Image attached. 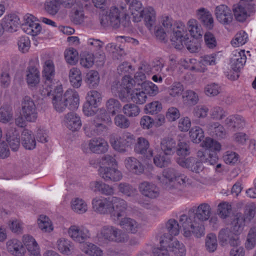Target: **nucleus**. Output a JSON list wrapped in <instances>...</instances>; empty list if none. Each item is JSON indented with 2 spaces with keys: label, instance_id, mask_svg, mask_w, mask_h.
I'll return each instance as SVG.
<instances>
[{
  "label": "nucleus",
  "instance_id": "nucleus-17",
  "mask_svg": "<svg viewBox=\"0 0 256 256\" xmlns=\"http://www.w3.org/2000/svg\"><path fill=\"white\" fill-rule=\"evenodd\" d=\"M42 74L46 82L52 83L55 76V66L52 58L50 56L43 57Z\"/></svg>",
  "mask_w": 256,
  "mask_h": 256
},
{
  "label": "nucleus",
  "instance_id": "nucleus-22",
  "mask_svg": "<svg viewBox=\"0 0 256 256\" xmlns=\"http://www.w3.org/2000/svg\"><path fill=\"white\" fill-rule=\"evenodd\" d=\"M138 189L142 195L150 198H156L160 194L159 188L155 184L146 181L140 184Z\"/></svg>",
  "mask_w": 256,
  "mask_h": 256
},
{
  "label": "nucleus",
  "instance_id": "nucleus-9",
  "mask_svg": "<svg viewBox=\"0 0 256 256\" xmlns=\"http://www.w3.org/2000/svg\"><path fill=\"white\" fill-rule=\"evenodd\" d=\"M20 115L24 118L26 122H35L38 116L36 105L34 100L29 96H24L21 101Z\"/></svg>",
  "mask_w": 256,
  "mask_h": 256
},
{
  "label": "nucleus",
  "instance_id": "nucleus-10",
  "mask_svg": "<svg viewBox=\"0 0 256 256\" xmlns=\"http://www.w3.org/2000/svg\"><path fill=\"white\" fill-rule=\"evenodd\" d=\"M180 227L182 228L180 222L178 224L174 219L169 220L166 224L163 234L160 236V244L162 246H166L168 242L176 240L174 236L179 234Z\"/></svg>",
  "mask_w": 256,
  "mask_h": 256
},
{
  "label": "nucleus",
  "instance_id": "nucleus-47",
  "mask_svg": "<svg viewBox=\"0 0 256 256\" xmlns=\"http://www.w3.org/2000/svg\"><path fill=\"white\" fill-rule=\"evenodd\" d=\"M184 86L180 82L173 83L168 89V93L169 96L174 98H180L184 92Z\"/></svg>",
  "mask_w": 256,
  "mask_h": 256
},
{
  "label": "nucleus",
  "instance_id": "nucleus-52",
  "mask_svg": "<svg viewBox=\"0 0 256 256\" xmlns=\"http://www.w3.org/2000/svg\"><path fill=\"white\" fill-rule=\"evenodd\" d=\"M188 134L191 140L196 144H199L204 138L203 130L198 126H193Z\"/></svg>",
  "mask_w": 256,
  "mask_h": 256
},
{
  "label": "nucleus",
  "instance_id": "nucleus-7",
  "mask_svg": "<svg viewBox=\"0 0 256 256\" xmlns=\"http://www.w3.org/2000/svg\"><path fill=\"white\" fill-rule=\"evenodd\" d=\"M135 142L134 136L128 132H124L118 136H112L110 138V143L112 148L120 153L128 152Z\"/></svg>",
  "mask_w": 256,
  "mask_h": 256
},
{
  "label": "nucleus",
  "instance_id": "nucleus-37",
  "mask_svg": "<svg viewBox=\"0 0 256 256\" xmlns=\"http://www.w3.org/2000/svg\"><path fill=\"white\" fill-rule=\"evenodd\" d=\"M56 246L60 252L68 256L70 254L74 249L72 242L69 240L63 238L57 240Z\"/></svg>",
  "mask_w": 256,
  "mask_h": 256
},
{
  "label": "nucleus",
  "instance_id": "nucleus-12",
  "mask_svg": "<svg viewBox=\"0 0 256 256\" xmlns=\"http://www.w3.org/2000/svg\"><path fill=\"white\" fill-rule=\"evenodd\" d=\"M98 172L106 182H118L123 178L122 172L116 166H100Z\"/></svg>",
  "mask_w": 256,
  "mask_h": 256
},
{
  "label": "nucleus",
  "instance_id": "nucleus-34",
  "mask_svg": "<svg viewBox=\"0 0 256 256\" xmlns=\"http://www.w3.org/2000/svg\"><path fill=\"white\" fill-rule=\"evenodd\" d=\"M160 149L165 155H172L176 150V141L170 137H166L160 141Z\"/></svg>",
  "mask_w": 256,
  "mask_h": 256
},
{
  "label": "nucleus",
  "instance_id": "nucleus-32",
  "mask_svg": "<svg viewBox=\"0 0 256 256\" xmlns=\"http://www.w3.org/2000/svg\"><path fill=\"white\" fill-rule=\"evenodd\" d=\"M142 9L141 2L138 0H133L129 4L128 12L132 16L133 21L138 22H140Z\"/></svg>",
  "mask_w": 256,
  "mask_h": 256
},
{
  "label": "nucleus",
  "instance_id": "nucleus-55",
  "mask_svg": "<svg viewBox=\"0 0 256 256\" xmlns=\"http://www.w3.org/2000/svg\"><path fill=\"white\" fill-rule=\"evenodd\" d=\"M100 166L118 167V162L116 160V155L106 154L103 155L99 160Z\"/></svg>",
  "mask_w": 256,
  "mask_h": 256
},
{
  "label": "nucleus",
  "instance_id": "nucleus-27",
  "mask_svg": "<svg viewBox=\"0 0 256 256\" xmlns=\"http://www.w3.org/2000/svg\"><path fill=\"white\" fill-rule=\"evenodd\" d=\"M197 18L208 30H212L214 26V20L212 14L206 8H201L196 10Z\"/></svg>",
  "mask_w": 256,
  "mask_h": 256
},
{
  "label": "nucleus",
  "instance_id": "nucleus-50",
  "mask_svg": "<svg viewBox=\"0 0 256 256\" xmlns=\"http://www.w3.org/2000/svg\"><path fill=\"white\" fill-rule=\"evenodd\" d=\"M118 191L128 197H134L138 194L136 188L127 182H120L118 185Z\"/></svg>",
  "mask_w": 256,
  "mask_h": 256
},
{
  "label": "nucleus",
  "instance_id": "nucleus-24",
  "mask_svg": "<svg viewBox=\"0 0 256 256\" xmlns=\"http://www.w3.org/2000/svg\"><path fill=\"white\" fill-rule=\"evenodd\" d=\"M124 165L126 170L132 174L140 175L144 172V166L142 162L133 156L126 158Z\"/></svg>",
  "mask_w": 256,
  "mask_h": 256
},
{
  "label": "nucleus",
  "instance_id": "nucleus-38",
  "mask_svg": "<svg viewBox=\"0 0 256 256\" xmlns=\"http://www.w3.org/2000/svg\"><path fill=\"white\" fill-rule=\"evenodd\" d=\"M68 78L71 85L74 88H79L82 84V76L80 70L77 68H72L68 73Z\"/></svg>",
  "mask_w": 256,
  "mask_h": 256
},
{
  "label": "nucleus",
  "instance_id": "nucleus-15",
  "mask_svg": "<svg viewBox=\"0 0 256 256\" xmlns=\"http://www.w3.org/2000/svg\"><path fill=\"white\" fill-rule=\"evenodd\" d=\"M24 22L22 24V28L24 32L34 36L40 33L41 26L36 22L32 15L27 14L24 16Z\"/></svg>",
  "mask_w": 256,
  "mask_h": 256
},
{
  "label": "nucleus",
  "instance_id": "nucleus-40",
  "mask_svg": "<svg viewBox=\"0 0 256 256\" xmlns=\"http://www.w3.org/2000/svg\"><path fill=\"white\" fill-rule=\"evenodd\" d=\"M80 250L86 254L90 256H102V250L96 245L86 242L80 245Z\"/></svg>",
  "mask_w": 256,
  "mask_h": 256
},
{
  "label": "nucleus",
  "instance_id": "nucleus-14",
  "mask_svg": "<svg viewBox=\"0 0 256 256\" xmlns=\"http://www.w3.org/2000/svg\"><path fill=\"white\" fill-rule=\"evenodd\" d=\"M254 4L248 6L246 4L239 2L233 5L232 10L236 20L240 22H244L254 12Z\"/></svg>",
  "mask_w": 256,
  "mask_h": 256
},
{
  "label": "nucleus",
  "instance_id": "nucleus-3",
  "mask_svg": "<svg viewBox=\"0 0 256 256\" xmlns=\"http://www.w3.org/2000/svg\"><path fill=\"white\" fill-rule=\"evenodd\" d=\"M134 80L129 76H124L121 81H114L111 86L112 93L119 97L123 102L130 98L132 100L139 104H144L146 100L147 96L143 89L133 88Z\"/></svg>",
  "mask_w": 256,
  "mask_h": 256
},
{
  "label": "nucleus",
  "instance_id": "nucleus-64",
  "mask_svg": "<svg viewBox=\"0 0 256 256\" xmlns=\"http://www.w3.org/2000/svg\"><path fill=\"white\" fill-rule=\"evenodd\" d=\"M246 248L247 249H252L256 245V226L252 227L248 232Z\"/></svg>",
  "mask_w": 256,
  "mask_h": 256
},
{
  "label": "nucleus",
  "instance_id": "nucleus-60",
  "mask_svg": "<svg viewBox=\"0 0 256 256\" xmlns=\"http://www.w3.org/2000/svg\"><path fill=\"white\" fill-rule=\"evenodd\" d=\"M64 58L68 64L71 65H74L78 62V52L74 48H69L64 52Z\"/></svg>",
  "mask_w": 256,
  "mask_h": 256
},
{
  "label": "nucleus",
  "instance_id": "nucleus-56",
  "mask_svg": "<svg viewBox=\"0 0 256 256\" xmlns=\"http://www.w3.org/2000/svg\"><path fill=\"white\" fill-rule=\"evenodd\" d=\"M106 106L109 114L114 116L122 110V105L120 102L116 99L110 98L106 102Z\"/></svg>",
  "mask_w": 256,
  "mask_h": 256
},
{
  "label": "nucleus",
  "instance_id": "nucleus-61",
  "mask_svg": "<svg viewBox=\"0 0 256 256\" xmlns=\"http://www.w3.org/2000/svg\"><path fill=\"white\" fill-rule=\"evenodd\" d=\"M102 95L98 92L92 90L87 93L86 102L92 105L98 106L102 100Z\"/></svg>",
  "mask_w": 256,
  "mask_h": 256
},
{
  "label": "nucleus",
  "instance_id": "nucleus-63",
  "mask_svg": "<svg viewBox=\"0 0 256 256\" xmlns=\"http://www.w3.org/2000/svg\"><path fill=\"white\" fill-rule=\"evenodd\" d=\"M222 91L220 84L216 83L208 84L204 88V94L208 96H214L218 95Z\"/></svg>",
  "mask_w": 256,
  "mask_h": 256
},
{
  "label": "nucleus",
  "instance_id": "nucleus-30",
  "mask_svg": "<svg viewBox=\"0 0 256 256\" xmlns=\"http://www.w3.org/2000/svg\"><path fill=\"white\" fill-rule=\"evenodd\" d=\"M134 144V150L136 153L146 154L147 158L152 156L153 150L149 149L150 143L146 138L142 136L139 137Z\"/></svg>",
  "mask_w": 256,
  "mask_h": 256
},
{
  "label": "nucleus",
  "instance_id": "nucleus-21",
  "mask_svg": "<svg viewBox=\"0 0 256 256\" xmlns=\"http://www.w3.org/2000/svg\"><path fill=\"white\" fill-rule=\"evenodd\" d=\"M6 249L13 256H24L26 252L22 242L14 238L10 239L6 242Z\"/></svg>",
  "mask_w": 256,
  "mask_h": 256
},
{
  "label": "nucleus",
  "instance_id": "nucleus-62",
  "mask_svg": "<svg viewBox=\"0 0 256 256\" xmlns=\"http://www.w3.org/2000/svg\"><path fill=\"white\" fill-rule=\"evenodd\" d=\"M210 114L212 120H222L226 116L227 113L222 108L214 106L210 108Z\"/></svg>",
  "mask_w": 256,
  "mask_h": 256
},
{
  "label": "nucleus",
  "instance_id": "nucleus-19",
  "mask_svg": "<svg viewBox=\"0 0 256 256\" xmlns=\"http://www.w3.org/2000/svg\"><path fill=\"white\" fill-rule=\"evenodd\" d=\"M88 147L92 152L102 154L108 152L109 146L108 142L104 138H95L88 141Z\"/></svg>",
  "mask_w": 256,
  "mask_h": 256
},
{
  "label": "nucleus",
  "instance_id": "nucleus-2",
  "mask_svg": "<svg viewBox=\"0 0 256 256\" xmlns=\"http://www.w3.org/2000/svg\"><path fill=\"white\" fill-rule=\"evenodd\" d=\"M160 23L168 34L172 45L176 48L182 49L184 46L190 52H196L198 48L188 44L189 38L187 30L184 24L180 21H174L172 18L166 14L162 16Z\"/></svg>",
  "mask_w": 256,
  "mask_h": 256
},
{
  "label": "nucleus",
  "instance_id": "nucleus-8",
  "mask_svg": "<svg viewBox=\"0 0 256 256\" xmlns=\"http://www.w3.org/2000/svg\"><path fill=\"white\" fill-rule=\"evenodd\" d=\"M40 62L38 57L32 59L26 70V80L30 89L36 88L40 83V75L39 70Z\"/></svg>",
  "mask_w": 256,
  "mask_h": 256
},
{
  "label": "nucleus",
  "instance_id": "nucleus-45",
  "mask_svg": "<svg viewBox=\"0 0 256 256\" xmlns=\"http://www.w3.org/2000/svg\"><path fill=\"white\" fill-rule=\"evenodd\" d=\"M172 256H185L186 249L182 244H180L176 239L169 242L168 244Z\"/></svg>",
  "mask_w": 256,
  "mask_h": 256
},
{
  "label": "nucleus",
  "instance_id": "nucleus-53",
  "mask_svg": "<svg viewBox=\"0 0 256 256\" xmlns=\"http://www.w3.org/2000/svg\"><path fill=\"white\" fill-rule=\"evenodd\" d=\"M218 240L216 235L214 234H207L205 239V247L208 252H213L218 248Z\"/></svg>",
  "mask_w": 256,
  "mask_h": 256
},
{
  "label": "nucleus",
  "instance_id": "nucleus-46",
  "mask_svg": "<svg viewBox=\"0 0 256 256\" xmlns=\"http://www.w3.org/2000/svg\"><path fill=\"white\" fill-rule=\"evenodd\" d=\"M100 80L98 72L94 70L88 71L86 76L85 82L90 88H95L98 86Z\"/></svg>",
  "mask_w": 256,
  "mask_h": 256
},
{
  "label": "nucleus",
  "instance_id": "nucleus-16",
  "mask_svg": "<svg viewBox=\"0 0 256 256\" xmlns=\"http://www.w3.org/2000/svg\"><path fill=\"white\" fill-rule=\"evenodd\" d=\"M214 14L217 20L223 25L230 24L233 20L232 10L227 6L220 4L216 7Z\"/></svg>",
  "mask_w": 256,
  "mask_h": 256
},
{
  "label": "nucleus",
  "instance_id": "nucleus-58",
  "mask_svg": "<svg viewBox=\"0 0 256 256\" xmlns=\"http://www.w3.org/2000/svg\"><path fill=\"white\" fill-rule=\"evenodd\" d=\"M231 211L232 206L228 202H222L218 206V214L222 218L225 219L228 218L230 214Z\"/></svg>",
  "mask_w": 256,
  "mask_h": 256
},
{
  "label": "nucleus",
  "instance_id": "nucleus-28",
  "mask_svg": "<svg viewBox=\"0 0 256 256\" xmlns=\"http://www.w3.org/2000/svg\"><path fill=\"white\" fill-rule=\"evenodd\" d=\"M64 123L68 128L72 132L78 130L82 126L80 118L73 112H68L64 116Z\"/></svg>",
  "mask_w": 256,
  "mask_h": 256
},
{
  "label": "nucleus",
  "instance_id": "nucleus-1",
  "mask_svg": "<svg viewBox=\"0 0 256 256\" xmlns=\"http://www.w3.org/2000/svg\"><path fill=\"white\" fill-rule=\"evenodd\" d=\"M212 214V208L208 203H202L194 209H191L188 214H182L178 218L186 238L194 236L200 238L205 234L204 222L208 220Z\"/></svg>",
  "mask_w": 256,
  "mask_h": 256
},
{
  "label": "nucleus",
  "instance_id": "nucleus-23",
  "mask_svg": "<svg viewBox=\"0 0 256 256\" xmlns=\"http://www.w3.org/2000/svg\"><path fill=\"white\" fill-rule=\"evenodd\" d=\"M140 20L142 18L146 28L151 30L156 25V10L151 6L143 8Z\"/></svg>",
  "mask_w": 256,
  "mask_h": 256
},
{
  "label": "nucleus",
  "instance_id": "nucleus-44",
  "mask_svg": "<svg viewBox=\"0 0 256 256\" xmlns=\"http://www.w3.org/2000/svg\"><path fill=\"white\" fill-rule=\"evenodd\" d=\"M38 225L39 228L44 232H50L54 230L52 222L48 216L44 214L39 216Z\"/></svg>",
  "mask_w": 256,
  "mask_h": 256
},
{
  "label": "nucleus",
  "instance_id": "nucleus-26",
  "mask_svg": "<svg viewBox=\"0 0 256 256\" xmlns=\"http://www.w3.org/2000/svg\"><path fill=\"white\" fill-rule=\"evenodd\" d=\"M246 57L244 50H234L230 57V66L234 71H239L246 63Z\"/></svg>",
  "mask_w": 256,
  "mask_h": 256
},
{
  "label": "nucleus",
  "instance_id": "nucleus-43",
  "mask_svg": "<svg viewBox=\"0 0 256 256\" xmlns=\"http://www.w3.org/2000/svg\"><path fill=\"white\" fill-rule=\"evenodd\" d=\"M182 98L184 104L191 106H195L199 101L198 94L192 90H188L184 92Z\"/></svg>",
  "mask_w": 256,
  "mask_h": 256
},
{
  "label": "nucleus",
  "instance_id": "nucleus-42",
  "mask_svg": "<svg viewBox=\"0 0 256 256\" xmlns=\"http://www.w3.org/2000/svg\"><path fill=\"white\" fill-rule=\"evenodd\" d=\"M246 226L244 218L236 214L231 222V230L238 236L242 232Z\"/></svg>",
  "mask_w": 256,
  "mask_h": 256
},
{
  "label": "nucleus",
  "instance_id": "nucleus-59",
  "mask_svg": "<svg viewBox=\"0 0 256 256\" xmlns=\"http://www.w3.org/2000/svg\"><path fill=\"white\" fill-rule=\"evenodd\" d=\"M142 88L146 94L154 96L159 92L158 86L150 81H146L142 83Z\"/></svg>",
  "mask_w": 256,
  "mask_h": 256
},
{
  "label": "nucleus",
  "instance_id": "nucleus-18",
  "mask_svg": "<svg viewBox=\"0 0 256 256\" xmlns=\"http://www.w3.org/2000/svg\"><path fill=\"white\" fill-rule=\"evenodd\" d=\"M116 224H118L128 232L132 234L137 233L142 228V225L140 222L129 217H121Z\"/></svg>",
  "mask_w": 256,
  "mask_h": 256
},
{
  "label": "nucleus",
  "instance_id": "nucleus-29",
  "mask_svg": "<svg viewBox=\"0 0 256 256\" xmlns=\"http://www.w3.org/2000/svg\"><path fill=\"white\" fill-rule=\"evenodd\" d=\"M206 130L212 136L218 139L226 138L227 132L222 125L218 122H210L206 125Z\"/></svg>",
  "mask_w": 256,
  "mask_h": 256
},
{
  "label": "nucleus",
  "instance_id": "nucleus-6",
  "mask_svg": "<svg viewBox=\"0 0 256 256\" xmlns=\"http://www.w3.org/2000/svg\"><path fill=\"white\" fill-rule=\"evenodd\" d=\"M128 208L127 202L120 198L112 196L104 198L100 214H109L112 220L116 223L126 212Z\"/></svg>",
  "mask_w": 256,
  "mask_h": 256
},
{
  "label": "nucleus",
  "instance_id": "nucleus-49",
  "mask_svg": "<svg viewBox=\"0 0 256 256\" xmlns=\"http://www.w3.org/2000/svg\"><path fill=\"white\" fill-rule=\"evenodd\" d=\"M196 154L198 157L200 159V160L204 162L208 163L210 165L216 164L218 159L217 154L210 152L206 154V152L203 150H198Z\"/></svg>",
  "mask_w": 256,
  "mask_h": 256
},
{
  "label": "nucleus",
  "instance_id": "nucleus-35",
  "mask_svg": "<svg viewBox=\"0 0 256 256\" xmlns=\"http://www.w3.org/2000/svg\"><path fill=\"white\" fill-rule=\"evenodd\" d=\"M182 66L185 68L196 72H205V66L202 63L200 59V60H197L195 58H188L184 61Z\"/></svg>",
  "mask_w": 256,
  "mask_h": 256
},
{
  "label": "nucleus",
  "instance_id": "nucleus-31",
  "mask_svg": "<svg viewBox=\"0 0 256 256\" xmlns=\"http://www.w3.org/2000/svg\"><path fill=\"white\" fill-rule=\"evenodd\" d=\"M225 125L230 128L242 129L246 126V120L240 115H232L228 116L224 120Z\"/></svg>",
  "mask_w": 256,
  "mask_h": 256
},
{
  "label": "nucleus",
  "instance_id": "nucleus-51",
  "mask_svg": "<svg viewBox=\"0 0 256 256\" xmlns=\"http://www.w3.org/2000/svg\"><path fill=\"white\" fill-rule=\"evenodd\" d=\"M6 140L10 147L11 149L14 151L18 150L20 146V138L18 137V132L14 130L12 134L8 131L6 134Z\"/></svg>",
  "mask_w": 256,
  "mask_h": 256
},
{
  "label": "nucleus",
  "instance_id": "nucleus-39",
  "mask_svg": "<svg viewBox=\"0 0 256 256\" xmlns=\"http://www.w3.org/2000/svg\"><path fill=\"white\" fill-rule=\"evenodd\" d=\"M200 145L206 150H209V152L215 153L216 154L222 148L221 144L217 140L210 137L206 138Z\"/></svg>",
  "mask_w": 256,
  "mask_h": 256
},
{
  "label": "nucleus",
  "instance_id": "nucleus-41",
  "mask_svg": "<svg viewBox=\"0 0 256 256\" xmlns=\"http://www.w3.org/2000/svg\"><path fill=\"white\" fill-rule=\"evenodd\" d=\"M187 28L190 35L194 38H199L202 36V29L198 20L191 18L186 23Z\"/></svg>",
  "mask_w": 256,
  "mask_h": 256
},
{
  "label": "nucleus",
  "instance_id": "nucleus-57",
  "mask_svg": "<svg viewBox=\"0 0 256 256\" xmlns=\"http://www.w3.org/2000/svg\"><path fill=\"white\" fill-rule=\"evenodd\" d=\"M162 108L161 102L156 100L146 104L144 106V111L146 114L154 115L160 112Z\"/></svg>",
  "mask_w": 256,
  "mask_h": 256
},
{
  "label": "nucleus",
  "instance_id": "nucleus-13",
  "mask_svg": "<svg viewBox=\"0 0 256 256\" xmlns=\"http://www.w3.org/2000/svg\"><path fill=\"white\" fill-rule=\"evenodd\" d=\"M218 238L222 246L228 244L232 246H237L240 244L239 236L234 234L230 228H226L220 230L218 232Z\"/></svg>",
  "mask_w": 256,
  "mask_h": 256
},
{
  "label": "nucleus",
  "instance_id": "nucleus-20",
  "mask_svg": "<svg viewBox=\"0 0 256 256\" xmlns=\"http://www.w3.org/2000/svg\"><path fill=\"white\" fill-rule=\"evenodd\" d=\"M85 134L88 137H92L100 134L107 130V126L102 122L93 120L88 122L84 126Z\"/></svg>",
  "mask_w": 256,
  "mask_h": 256
},
{
  "label": "nucleus",
  "instance_id": "nucleus-33",
  "mask_svg": "<svg viewBox=\"0 0 256 256\" xmlns=\"http://www.w3.org/2000/svg\"><path fill=\"white\" fill-rule=\"evenodd\" d=\"M70 205L72 210L78 214H84L88 210L87 202L80 198L76 197L72 198Z\"/></svg>",
  "mask_w": 256,
  "mask_h": 256
},
{
  "label": "nucleus",
  "instance_id": "nucleus-11",
  "mask_svg": "<svg viewBox=\"0 0 256 256\" xmlns=\"http://www.w3.org/2000/svg\"><path fill=\"white\" fill-rule=\"evenodd\" d=\"M68 236L80 245L85 244L90 238V230L84 226L74 224L68 230Z\"/></svg>",
  "mask_w": 256,
  "mask_h": 256
},
{
  "label": "nucleus",
  "instance_id": "nucleus-36",
  "mask_svg": "<svg viewBox=\"0 0 256 256\" xmlns=\"http://www.w3.org/2000/svg\"><path fill=\"white\" fill-rule=\"evenodd\" d=\"M22 144L27 150H32L36 146L35 137L32 132L28 130H24L22 134Z\"/></svg>",
  "mask_w": 256,
  "mask_h": 256
},
{
  "label": "nucleus",
  "instance_id": "nucleus-54",
  "mask_svg": "<svg viewBox=\"0 0 256 256\" xmlns=\"http://www.w3.org/2000/svg\"><path fill=\"white\" fill-rule=\"evenodd\" d=\"M122 110L124 114L129 118L137 116L140 112V108L136 104L132 103L124 104Z\"/></svg>",
  "mask_w": 256,
  "mask_h": 256
},
{
  "label": "nucleus",
  "instance_id": "nucleus-5",
  "mask_svg": "<svg viewBox=\"0 0 256 256\" xmlns=\"http://www.w3.org/2000/svg\"><path fill=\"white\" fill-rule=\"evenodd\" d=\"M100 21L101 25L104 27L111 26L115 28L120 26L128 27L130 24L128 10L123 6H113L103 12L100 14Z\"/></svg>",
  "mask_w": 256,
  "mask_h": 256
},
{
  "label": "nucleus",
  "instance_id": "nucleus-48",
  "mask_svg": "<svg viewBox=\"0 0 256 256\" xmlns=\"http://www.w3.org/2000/svg\"><path fill=\"white\" fill-rule=\"evenodd\" d=\"M13 119V111L11 106L3 105L0 108V122L6 124Z\"/></svg>",
  "mask_w": 256,
  "mask_h": 256
},
{
  "label": "nucleus",
  "instance_id": "nucleus-25",
  "mask_svg": "<svg viewBox=\"0 0 256 256\" xmlns=\"http://www.w3.org/2000/svg\"><path fill=\"white\" fill-rule=\"evenodd\" d=\"M0 23L4 27V30L12 32L17 30L20 24V21L16 14H10L4 16Z\"/></svg>",
  "mask_w": 256,
  "mask_h": 256
},
{
  "label": "nucleus",
  "instance_id": "nucleus-4",
  "mask_svg": "<svg viewBox=\"0 0 256 256\" xmlns=\"http://www.w3.org/2000/svg\"><path fill=\"white\" fill-rule=\"evenodd\" d=\"M62 87L59 85L55 87L52 92V102L56 110L63 112L66 108L71 110L78 108L80 104V96L74 90L68 89L62 94Z\"/></svg>",
  "mask_w": 256,
  "mask_h": 256
}]
</instances>
